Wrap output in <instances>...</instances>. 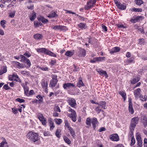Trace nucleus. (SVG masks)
<instances>
[{
  "label": "nucleus",
  "mask_w": 147,
  "mask_h": 147,
  "mask_svg": "<svg viewBox=\"0 0 147 147\" xmlns=\"http://www.w3.org/2000/svg\"><path fill=\"white\" fill-rule=\"evenodd\" d=\"M97 71L101 75L103 76L104 75L105 76L106 78H107L108 77V76L105 71H104L102 69H97Z\"/></svg>",
  "instance_id": "22"
},
{
  "label": "nucleus",
  "mask_w": 147,
  "mask_h": 147,
  "mask_svg": "<svg viewBox=\"0 0 147 147\" xmlns=\"http://www.w3.org/2000/svg\"><path fill=\"white\" fill-rule=\"evenodd\" d=\"M96 3V0H90L87 2V4L84 7L85 10L89 9L94 7Z\"/></svg>",
  "instance_id": "5"
},
{
  "label": "nucleus",
  "mask_w": 147,
  "mask_h": 147,
  "mask_svg": "<svg viewBox=\"0 0 147 147\" xmlns=\"http://www.w3.org/2000/svg\"><path fill=\"white\" fill-rule=\"evenodd\" d=\"M60 132V130L57 129L55 133V135H56V136L58 138L60 137V135L59 134Z\"/></svg>",
  "instance_id": "63"
},
{
  "label": "nucleus",
  "mask_w": 147,
  "mask_h": 147,
  "mask_svg": "<svg viewBox=\"0 0 147 147\" xmlns=\"http://www.w3.org/2000/svg\"><path fill=\"white\" fill-rule=\"evenodd\" d=\"M134 58L133 57H131L129 59L125 60L124 61V64L125 65H128L130 63H131L133 62L134 60Z\"/></svg>",
  "instance_id": "28"
},
{
  "label": "nucleus",
  "mask_w": 147,
  "mask_h": 147,
  "mask_svg": "<svg viewBox=\"0 0 147 147\" xmlns=\"http://www.w3.org/2000/svg\"><path fill=\"white\" fill-rule=\"evenodd\" d=\"M136 138L138 146L142 147V142L140 135L138 133H137L136 135Z\"/></svg>",
  "instance_id": "13"
},
{
  "label": "nucleus",
  "mask_w": 147,
  "mask_h": 147,
  "mask_svg": "<svg viewBox=\"0 0 147 147\" xmlns=\"http://www.w3.org/2000/svg\"><path fill=\"white\" fill-rule=\"evenodd\" d=\"M68 128L72 136H74L75 135V132L73 129L71 127H69Z\"/></svg>",
  "instance_id": "51"
},
{
  "label": "nucleus",
  "mask_w": 147,
  "mask_h": 147,
  "mask_svg": "<svg viewBox=\"0 0 147 147\" xmlns=\"http://www.w3.org/2000/svg\"><path fill=\"white\" fill-rule=\"evenodd\" d=\"M24 94L26 96L28 93L29 88L27 86L24 88Z\"/></svg>",
  "instance_id": "55"
},
{
  "label": "nucleus",
  "mask_w": 147,
  "mask_h": 147,
  "mask_svg": "<svg viewBox=\"0 0 147 147\" xmlns=\"http://www.w3.org/2000/svg\"><path fill=\"white\" fill-rule=\"evenodd\" d=\"M36 17V14L35 13L33 12L32 16L30 17V19L31 21H33Z\"/></svg>",
  "instance_id": "41"
},
{
  "label": "nucleus",
  "mask_w": 147,
  "mask_h": 147,
  "mask_svg": "<svg viewBox=\"0 0 147 147\" xmlns=\"http://www.w3.org/2000/svg\"><path fill=\"white\" fill-rule=\"evenodd\" d=\"M16 100L17 101L20 102V103L24 102L25 101L24 100L20 98H17Z\"/></svg>",
  "instance_id": "58"
},
{
  "label": "nucleus",
  "mask_w": 147,
  "mask_h": 147,
  "mask_svg": "<svg viewBox=\"0 0 147 147\" xmlns=\"http://www.w3.org/2000/svg\"><path fill=\"white\" fill-rule=\"evenodd\" d=\"M119 93L124 98V100H125L126 99V96L125 92L123 91H121Z\"/></svg>",
  "instance_id": "46"
},
{
  "label": "nucleus",
  "mask_w": 147,
  "mask_h": 147,
  "mask_svg": "<svg viewBox=\"0 0 147 147\" xmlns=\"http://www.w3.org/2000/svg\"><path fill=\"white\" fill-rule=\"evenodd\" d=\"M15 63L16 65H17L18 67H19V68L23 67L22 66V65L18 62H15Z\"/></svg>",
  "instance_id": "62"
},
{
  "label": "nucleus",
  "mask_w": 147,
  "mask_h": 147,
  "mask_svg": "<svg viewBox=\"0 0 147 147\" xmlns=\"http://www.w3.org/2000/svg\"><path fill=\"white\" fill-rule=\"evenodd\" d=\"M141 90L140 88H138L134 92V94L136 98H138L141 96L140 93Z\"/></svg>",
  "instance_id": "18"
},
{
  "label": "nucleus",
  "mask_w": 147,
  "mask_h": 147,
  "mask_svg": "<svg viewBox=\"0 0 147 147\" xmlns=\"http://www.w3.org/2000/svg\"><path fill=\"white\" fill-rule=\"evenodd\" d=\"M38 20L41 21L43 23H46L48 22V20L47 19L45 18L42 17H40L38 18Z\"/></svg>",
  "instance_id": "31"
},
{
  "label": "nucleus",
  "mask_w": 147,
  "mask_h": 147,
  "mask_svg": "<svg viewBox=\"0 0 147 147\" xmlns=\"http://www.w3.org/2000/svg\"><path fill=\"white\" fill-rule=\"evenodd\" d=\"M95 110L98 113H99L101 111V109L100 107H98L95 108Z\"/></svg>",
  "instance_id": "57"
},
{
  "label": "nucleus",
  "mask_w": 147,
  "mask_h": 147,
  "mask_svg": "<svg viewBox=\"0 0 147 147\" xmlns=\"http://www.w3.org/2000/svg\"><path fill=\"white\" fill-rule=\"evenodd\" d=\"M34 94V90H31L28 93V94H27V96H29L30 95H33Z\"/></svg>",
  "instance_id": "59"
},
{
  "label": "nucleus",
  "mask_w": 147,
  "mask_h": 147,
  "mask_svg": "<svg viewBox=\"0 0 147 147\" xmlns=\"http://www.w3.org/2000/svg\"><path fill=\"white\" fill-rule=\"evenodd\" d=\"M143 19L144 17L143 16H134L130 19V21L133 23H135L137 22L142 20Z\"/></svg>",
  "instance_id": "7"
},
{
  "label": "nucleus",
  "mask_w": 147,
  "mask_h": 147,
  "mask_svg": "<svg viewBox=\"0 0 147 147\" xmlns=\"http://www.w3.org/2000/svg\"><path fill=\"white\" fill-rule=\"evenodd\" d=\"M140 80V78L137 77L136 78H133L131 81V83L132 84H134L138 82Z\"/></svg>",
  "instance_id": "34"
},
{
  "label": "nucleus",
  "mask_w": 147,
  "mask_h": 147,
  "mask_svg": "<svg viewBox=\"0 0 147 147\" xmlns=\"http://www.w3.org/2000/svg\"><path fill=\"white\" fill-rule=\"evenodd\" d=\"M36 98L38 99L39 102H38V103H40L43 101V99L42 97L40 95H39L36 96Z\"/></svg>",
  "instance_id": "50"
},
{
  "label": "nucleus",
  "mask_w": 147,
  "mask_h": 147,
  "mask_svg": "<svg viewBox=\"0 0 147 147\" xmlns=\"http://www.w3.org/2000/svg\"><path fill=\"white\" fill-rule=\"evenodd\" d=\"M9 80H10L16 81L21 83V81L19 78L18 76L16 74H13L9 77Z\"/></svg>",
  "instance_id": "9"
},
{
  "label": "nucleus",
  "mask_w": 147,
  "mask_h": 147,
  "mask_svg": "<svg viewBox=\"0 0 147 147\" xmlns=\"http://www.w3.org/2000/svg\"><path fill=\"white\" fill-rule=\"evenodd\" d=\"M57 16V15L56 14V12L55 11H54L52 12L49 16H48V17L49 18H51L55 17Z\"/></svg>",
  "instance_id": "39"
},
{
  "label": "nucleus",
  "mask_w": 147,
  "mask_h": 147,
  "mask_svg": "<svg viewBox=\"0 0 147 147\" xmlns=\"http://www.w3.org/2000/svg\"><path fill=\"white\" fill-rule=\"evenodd\" d=\"M138 32H140L142 34H144V29L143 27H140L138 28Z\"/></svg>",
  "instance_id": "56"
},
{
  "label": "nucleus",
  "mask_w": 147,
  "mask_h": 147,
  "mask_svg": "<svg viewBox=\"0 0 147 147\" xmlns=\"http://www.w3.org/2000/svg\"><path fill=\"white\" fill-rule=\"evenodd\" d=\"M42 87L44 89L45 92L47 93L48 92V83L47 81L43 80L41 83Z\"/></svg>",
  "instance_id": "10"
},
{
  "label": "nucleus",
  "mask_w": 147,
  "mask_h": 147,
  "mask_svg": "<svg viewBox=\"0 0 147 147\" xmlns=\"http://www.w3.org/2000/svg\"><path fill=\"white\" fill-rule=\"evenodd\" d=\"M76 53L77 55L79 57H84L86 55V51L84 49L80 48Z\"/></svg>",
  "instance_id": "11"
},
{
  "label": "nucleus",
  "mask_w": 147,
  "mask_h": 147,
  "mask_svg": "<svg viewBox=\"0 0 147 147\" xmlns=\"http://www.w3.org/2000/svg\"><path fill=\"white\" fill-rule=\"evenodd\" d=\"M91 123L92 125L93 128L94 129H95L96 125H98V122L97 119L95 117L91 119L89 117H88L86 121V124L91 126Z\"/></svg>",
  "instance_id": "1"
},
{
  "label": "nucleus",
  "mask_w": 147,
  "mask_h": 147,
  "mask_svg": "<svg viewBox=\"0 0 147 147\" xmlns=\"http://www.w3.org/2000/svg\"><path fill=\"white\" fill-rule=\"evenodd\" d=\"M140 100L142 101H146L147 100V96L146 95H141L140 97Z\"/></svg>",
  "instance_id": "40"
},
{
  "label": "nucleus",
  "mask_w": 147,
  "mask_h": 147,
  "mask_svg": "<svg viewBox=\"0 0 147 147\" xmlns=\"http://www.w3.org/2000/svg\"><path fill=\"white\" fill-rule=\"evenodd\" d=\"M117 27L119 28H126V27L124 26L122 24H117Z\"/></svg>",
  "instance_id": "54"
},
{
  "label": "nucleus",
  "mask_w": 147,
  "mask_h": 147,
  "mask_svg": "<svg viewBox=\"0 0 147 147\" xmlns=\"http://www.w3.org/2000/svg\"><path fill=\"white\" fill-rule=\"evenodd\" d=\"M64 89L65 90L69 89L71 87H76L75 85L73 83H65L63 84Z\"/></svg>",
  "instance_id": "14"
},
{
  "label": "nucleus",
  "mask_w": 147,
  "mask_h": 147,
  "mask_svg": "<svg viewBox=\"0 0 147 147\" xmlns=\"http://www.w3.org/2000/svg\"><path fill=\"white\" fill-rule=\"evenodd\" d=\"M106 103L105 102L101 101L99 103H98V105L101 106L104 109H105L106 108Z\"/></svg>",
  "instance_id": "30"
},
{
  "label": "nucleus",
  "mask_w": 147,
  "mask_h": 147,
  "mask_svg": "<svg viewBox=\"0 0 147 147\" xmlns=\"http://www.w3.org/2000/svg\"><path fill=\"white\" fill-rule=\"evenodd\" d=\"M131 140V142L130 143V145L131 146L133 145L135 143V140L134 138H130Z\"/></svg>",
  "instance_id": "47"
},
{
  "label": "nucleus",
  "mask_w": 147,
  "mask_h": 147,
  "mask_svg": "<svg viewBox=\"0 0 147 147\" xmlns=\"http://www.w3.org/2000/svg\"><path fill=\"white\" fill-rule=\"evenodd\" d=\"M38 117L40 121L42 122V124L44 125H46L47 123L46 120L44 118L42 114L39 113L38 114Z\"/></svg>",
  "instance_id": "15"
},
{
  "label": "nucleus",
  "mask_w": 147,
  "mask_h": 147,
  "mask_svg": "<svg viewBox=\"0 0 147 147\" xmlns=\"http://www.w3.org/2000/svg\"><path fill=\"white\" fill-rule=\"evenodd\" d=\"M0 147H8L7 143L5 139H4L3 141L0 143Z\"/></svg>",
  "instance_id": "29"
},
{
  "label": "nucleus",
  "mask_w": 147,
  "mask_h": 147,
  "mask_svg": "<svg viewBox=\"0 0 147 147\" xmlns=\"http://www.w3.org/2000/svg\"><path fill=\"white\" fill-rule=\"evenodd\" d=\"M47 55H49L50 56L55 57H56V55L52 51L48 50V51L46 54Z\"/></svg>",
  "instance_id": "37"
},
{
  "label": "nucleus",
  "mask_w": 147,
  "mask_h": 147,
  "mask_svg": "<svg viewBox=\"0 0 147 147\" xmlns=\"http://www.w3.org/2000/svg\"><path fill=\"white\" fill-rule=\"evenodd\" d=\"M52 79L50 82L49 86L51 88H53L55 86L58 82L57 76L55 74H53L52 75Z\"/></svg>",
  "instance_id": "4"
},
{
  "label": "nucleus",
  "mask_w": 147,
  "mask_h": 147,
  "mask_svg": "<svg viewBox=\"0 0 147 147\" xmlns=\"http://www.w3.org/2000/svg\"><path fill=\"white\" fill-rule=\"evenodd\" d=\"M55 122L57 124L59 125L62 122V121L60 119H55Z\"/></svg>",
  "instance_id": "43"
},
{
  "label": "nucleus",
  "mask_w": 147,
  "mask_h": 147,
  "mask_svg": "<svg viewBox=\"0 0 147 147\" xmlns=\"http://www.w3.org/2000/svg\"><path fill=\"white\" fill-rule=\"evenodd\" d=\"M5 23L6 21L5 20H2L1 21V25L2 27L3 28H5Z\"/></svg>",
  "instance_id": "49"
},
{
  "label": "nucleus",
  "mask_w": 147,
  "mask_h": 147,
  "mask_svg": "<svg viewBox=\"0 0 147 147\" xmlns=\"http://www.w3.org/2000/svg\"><path fill=\"white\" fill-rule=\"evenodd\" d=\"M130 129V132H129V140L130 139V138H134V129L135 128H133V130H132L131 129V127H129Z\"/></svg>",
  "instance_id": "25"
},
{
  "label": "nucleus",
  "mask_w": 147,
  "mask_h": 147,
  "mask_svg": "<svg viewBox=\"0 0 147 147\" xmlns=\"http://www.w3.org/2000/svg\"><path fill=\"white\" fill-rule=\"evenodd\" d=\"M109 138L111 140L114 141H118L119 140V137L117 134H114L110 135Z\"/></svg>",
  "instance_id": "17"
},
{
  "label": "nucleus",
  "mask_w": 147,
  "mask_h": 147,
  "mask_svg": "<svg viewBox=\"0 0 147 147\" xmlns=\"http://www.w3.org/2000/svg\"><path fill=\"white\" fill-rule=\"evenodd\" d=\"M97 62V61H101L103 60H105V57H96Z\"/></svg>",
  "instance_id": "48"
},
{
  "label": "nucleus",
  "mask_w": 147,
  "mask_h": 147,
  "mask_svg": "<svg viewBox=\"0 0 147 147\" xmlns=\"http://www.w3.org/2000/svg\"><path fill=\"white\" fill-rule=\"evenodd\" d=\"M49 123L50 127V129L51 130H52L54 128L55 126L54 125V123L53 120L50 119L49 120Z\"/></svg>",
  "instance_id": "32"
},
{
  "label": "nucleus",
  "mask_w": 147,
  "mask_h": 147,
  "mask_svg": "<svg viewBox=\"0 0 147 147\" xmlns=\"http://www.w3.org/2000/svg\"><path fill=\"white\" fill-rule=\"evenodd\" d=\"M63 139L65 142L68 144H69L71 143V142L69 139L66 136H64L63 137Z\"/></svg>",
  "instance_id": "44"
},
{
  "label": "nucleus",
  "mask_w": 147,
  "mask_h": 147,
  "mask_svg": "<svg viewBox=\"0 0 147 147\" xmlns=\"http://www.w3.org/2000/svg\"><path fill=\"white\" fill-rule=\"evenodd\" d=\"M114 2L117 7L121 10H124L126 8V5L125 4L121 3L118 2L117 0H114Z\"/></svg>",
  "instance_id": "8"
},
{
  "label": "nucleus",
  "mask_w": 147,
  "mask_h": 147,
  "mask_svg": "<svg viewBox=\"0 0 147 147\" xmlns=\"http://www.w3.org/2000/svg\"><path fill=\"white\" fill-rule=\"evenodd\" d=\"M85 86V84L83 83L82 81V78L81 77H80L78 82H77L76 84L77 86L79 88H80Z\"/></svg>",
  "instance_id": "20"
},
{
  "label": "nucleus",
  "mask_w": 147,
  "mask_h": 147,
  "mask_svg": "<svg viewBox=\"0 0 147 147\" xmlns=\"http://www.w3.org/2000/svg\"><path fill=\"white\" fill-rule=\"evenodd\" d=\"M78 25L80 28L82 29H85L87 28V26L86 24L84 23L81 22L78 24Z\"/></svg>",
  "instance_id": "27"
},
{
  "label": "nucleus",
  "mask_w": 147,
  "mask_h": 147,
  "mask_svg": "<svg viewBox=\"0 0 147 147\" xmlns=\"http://www.w3.org/2000/svg\"><path fill=\"white\" fill-rule=\"evenodd\" d=\"M139 120V118L138 117H134L131 119L130 127H131L132 130L134 128H135L136 124L138 123Z\"/></svg>",
  "instance_id": "6"
},
{
  "label": "nucleus",
  "mask_w": 147,
  "mask_h": 147,
  "mask_svg": "<svg viewBox=\"0 0 147 147\" xmlns=\"http://www.w3.org/2000/svg\"><path fill=\"white\" fill-rule=\"evenodd\" d=\"M67 111L68 112H70L71 113H67V115L69 117L71 118L72 120L74 122H75L77 120L76 117L77 116L75 111L69 107H67Z\"/></svg>",
  "instance_id": "3"
},
{
  "label": "nucleus",
  "mask_w": 147,
  "mask_h": 147,
  "mask_svg": "<svg viewBox=\"0 0 147 147\" xmlns=\"http://www.w3.org/2000/svg\"><path fill=\"white\" fill-rule=\"evenodd\" d=\"M51 27L52 29L55 30H60L65 31L67 30L66 27L60 25L52 26Z\"/></svg>",
  "instance_id": "12"
},
{
  "label": "nucleus",
  "mask_w": 147,
  "mask_h": 147,
  "mask_svg": "<svg viewBox=\"0 0 147 147\" xmlns=\"http://www.w3.org/2000/svg\"><path fill=\"white\" fill-rule=\"evenodd\" d=\"M24 55L25 56H26L27 57H29L31 56L30 54L28 52L26 51L24 53Z\"/></svg>",
  "instance_id": "61"
},
{
  "label": "nucleus",
  "mask_w": 147,
  "mask_h": 147,
  "mask_svg": "<svg viewBox=\"0 0 147 147\" xmlns=\"http://www.w3.org/2000/svg\"><path fill=\"white\" fill-rule=\"evenodd\" d=\"M69 105L72 107H75L76 105V101L73 98H70L68 100Z\"/></svg>",
  "instance_id": "16"
},
{
  "label": "nucleus",
  "mask_w": 147,
  "mask_h": 147,
  "mask_svg": "<svg viewBox=\"0 0 147 147\" xmlns=\"http://www.w3.org/2000/svg\"><path fill=\"white\" fill-rule=\"evenodd\" d=\"M1 71H2L3 74L6 73L7 71L6 67H3L2 69V70Z\"/></svg>",
  "instance_id": "64"
},
{
  "label": "nucleus",
  "mask_w": 147,
  "mask_h": 147,
  "mask_svg": "<svg viewBox=\"0 0 147 147\" xmlns=\"http://www.w3.org/2000/svg\"><path fill=\"white\" fill-rule=\"evenodd\" d=\"M42 35L39 33L36 34H34V38L35 39L38 40H40L42 38Z\"/></svg>",
  "instance_id": "33"
},
{
  "label": "nucleus",
  "mask_w": 147,
  "mask_h": 147,
  "mask_svg": "<svg viewBox=\"0 0 147 147\" xmlns=\"http://www.w3.org/2000/svg\"><path fill=\"white\" fill-rule=\"evenodd\" d=\"M135 2L136 5L140 6L142 4H143V2L142 0H135Z\"/></svg>",
  "instance_id": "38"
},
{
  "label": "nucleus",
  "mask_w": 147,
  "mask_h": 147,
  "mask_svg": "<svg viewBox=\"0 0 147 147\" xmlns=\"http://www.w3.org/2000/svg\"><path fill=\"white\" fill-rule=\"evenodd\" d=\"M24 63H26L29 67H30L31 65V62L28 59H27Z\"/></svg>",
  "instance_id": "60"
},
{
  "label": "nucleus",
  "mask_w": 147,
  "mask_h": 147,
  "mask_svg": "<svg viewBox=\"0 0 147 147\" xmlns=\"http://www.w3.org/2000/svg\"><path fill=\"white\" fill-rule=\"evenodd\" d=\"M129 112L131 114L134 113V111L132 107V103L131 99L129 100Z\"/></svg>",
  "instance_id": "19"
},
{
  "label": "nucleus",
  "mask_w": 147,
  "mask_h": 147,
  "mask_svg": "<svg viewBox=\"0 0 147 147\" xmlns=\"http://www.w3.org/2000/svg\"><path fill=\"white\" fill-rule=\"evenodd\" d=\"M130 10L132 11L141 12L142 9L141 8H136L135 7L130 9Z\"/></svg>",
  "instance_id": "36"
},
{
  "label": "nucleus",
  "mask_w": 147,
  "mask_h": 147,
  "mask_svg": "<svg viewBox=\"0 0 147 147\" xmlns=\"http://www.w3.org/2000/svg\"><path fill=\"white\" fill-rule=\"evenodd\" d=\"M54 109L56 111H58L59 112H61L60 109L58 105H56L55 106Z\"/></svg>",
  "instance_id": "53"
},
{
  "label": "nucleus",
  "mask_w": 147,
  "mask_h": 147,
  "mask_svg": "<svg viewBox=\"0 0 147 147\" xmlns=\"http://www.w3.org/2000/svg\"><path fill=\"white\" fill-rule=\"evenodd\" d=\"M120 50V48L118 47H115L111 50H110V53L111 54H112L114 53H116L119 52Z\"/></svg>",
  "instance_id": "23"
},
{
  "label": "nucleus",
  "mask_w": 147,
  "mask_h": 147,
  "mask_svg": "<svg viewBox=\"0 0 147 147\" xmlns=\"http://www.w3.org/2000/svg\"><path fill=\"white\" fill-rule=\"evenodd\" d=\"M142 121L144 126H146L147 125V118L146 116H143L142 118Z\"/></svg>",
  "instance_id": "35"
},
{
  "label": "nucleus",
  "mask_w": 147,
  "mask_h": 147,
  "mask_svg": "<svg viewBox=\"0 0 147 147\" xmlns=\"http://www.w3.org/2000/svg\"><path fill=\"white\" fill-rule=\"evenodd\" d=\"M27 136L28 139L34 142L37 141L38 140V134L32 131L29 132L27 134Z\"/></svg>",
  "instance_id": "2"
},
{
  "label": "nucleus",
  "mask_w": 147,
  "mask_h": 147,
  "mask_svg": "<svg viewBox=\"0 0 147 147\" xmlns=\"http://www.w3.org/2000/svg\"><path fill=\"white\" fill-rule=\"evenodd\" d=\"M48 50L47 49L45 48H41L38 49L37 51L38 53H44L46 54Z\"/></svg>",
  "instance_id": "24"
},
{
  "label": "nucleus",
  "mask_w": 147,
  "mask_h": 147,
  "mask_svg": "<svg viewBox=\"0 0 147 147\" xmlns=\"http://www.w3.org/2000/svg\"><path fill=\"white\" fill-rule=\"evenodd\" d=\"M37 68L45 71H48L50 70V69L45 65L42 66H38Z\"/></svg>",
  "instance_id": "21"
},
{
  "label": "nucleus",
  "mask_w": 147,
  "mask_h": 147,
  "mask_svg": "<svg viewBox=\"0 0 147 147\" xmlns=\"http://www.w3.org/2000/svg\"><path fill=\"white\" fill-rule=\"evenodd\" d=\"M139 44L141 45H144L146 43V42L144 38H141L139 39Z\"/></svg>",
  "instance_id": "42"
},
{
  "label": "nucleus",
  "mask_w": 147,
  "mask_h": 147,
  "mask_svg": "<svg viewBox=\"0 0 147 147\" xmlns=\"http://www.w3.org/2000/svg\"><path fill=\"white\" fill-rule=\"evenodd\" d=\"M16 11H11L9 15V17L10 18H13L15 15Z\"/></svg>",
  "instance_id": "52"
},
{
  "label": "nucleus",
  "mask_w": 147,
  "mask_h": 147,
  "mask_svg": "<svg viewBox=\"0 0 147 147\" xmlns=\"http://www.w3.org/2000/svg\"><path fill=\"white\" fill-rule=\"evenodd\" d=\"M20 58L21 59V61L23 62H24L28 59L24 55H20Z\"/></svg>",
  "instance_id": "45"
},
{
  "label": "nucleus",
  "mask_w": 147,
  "mask_h": 147,
  "mask_svg": "<svg viewBox=\"0 0 147 147\" xmlns=\"http://www.w3.org/2000/svg\"><path fill=\"white\" fill-rule=\"evenodd\" d=\"M74 53V51H67L65 53V55L69 57H71Z\"/></svg>",
  "instance_id": "26"
}]
</instances>
